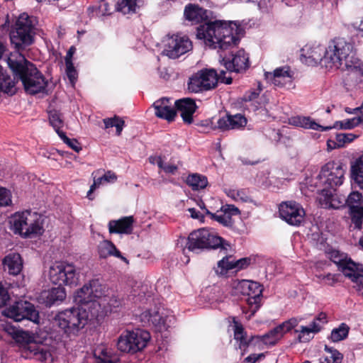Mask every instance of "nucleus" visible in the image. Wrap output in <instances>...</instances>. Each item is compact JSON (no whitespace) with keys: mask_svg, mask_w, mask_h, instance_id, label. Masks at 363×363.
<instances>
[{"mask_svg":"<svg viewBox=\"0 0 363 363\" xmlns=\"http://www.w3.org/2000/svg\"><path fill=\"white\" fill-rule=\"evenodd\" d=\"M228 196L232 198L235 201L241 200L242 201H247V196L245 194L242 190H233L230 189L226 192Z\"/></svg>","mask_w":363,"mask_h":363,"instance_id":"58","label":"nucleus"},{"mask_svg":"<svg viewBox=\"0 0 363 363\" xmlns=\"http://www.w3.org/2000/svg\"><path fill=\"white\" fill-rule=\"evenodd\" d=\"M66 298V291L63 286L52 288L44 296V303L46 306L51 307L53 305L62 303Z\"/></svg>","mask_w":363,"mask_h":363,"instance_id":"33","label":"nucleus"},{"mask_svg":"<svg viewBox=\"0 0 363 363\" xmlns=\"http://www.w3.org/2000/svg\"><path fill=\"white\" fill-rule=\"evenodd\" d=\"M13 338L17 342L27 344V349L25 351L27 358L43 362L51 357V353L48 347L33 342V337L29 332L22 330H16Z\"/></svg>","mask_w":363,"mask_h":363,"instance_id":"14","label":"nucleus"},{"mask_svg":"<svg viewBox=\"0 0 363 363\" xmlns=\"http://www.w3.org/2000/svg\"><path fill=\"white\" fill-rule=\"evenodd\" d=\"M4 315L18 322L23 319L29 320L35 323H39V312L33 304L25 301L17 302L15 305L6 308Z\"/></svg>","mask_w":363,"mask_h":363,"instance_id":"16","label":"nucleus"},{"mask_svg":"<svg viewBox=\"0 0 363 363\" xmlns=\"http://www.w3.org/2000/svg\"><path fill=\"white\" fill-rule=\"evenodd\" d=\"M141 321L144 325H152L155 327H161L164 324V319L160 314L159 309L156 307L154 309H147L143 311L140 315Z\"/></svg>","mask_w":363,"mask_h":363,"instance_id":"32","label":"nucleus"},{"mask_svg":"<svg viewBox=\"0 0 363 363\" xmlns=\"http://www.w3.org/2000/svg\"><path fill=\"white\" fill-rule=\"evenodd\" d=\"M349 213L354 228L361 229L363 222V206H352L351 209H349Z\"/></svg>","mask_w":363,"mask_h":363,"instance_id":"44","label":"nucleus"},{"mask_svg":"<svg viewBox=\"0 0 363 363\" xmlns=\"http://www.w3.org/2000/svg\"><path fill=\"white\" fill-rule=\"evenodd\" d=\"M220 62L229 72H242L250 67L249 57L243 49L230 52L229 56L220 53Z\"/></svg>","mask_w":363,"mask_h":363,"instance_id":"20","label":"nucleus"},{"mask_svg":"<svg viewBox=\"0 0 363 363\" xmlns=\"http://www.w3.org/2000/svg\"><path fill=\"white\" fill-rule=\"evenodd\" d=\"M174 105L175 109L180 111L184 122L187 124L192 123L193 114L196 109L195 101L189 98H184L177 100Z\"/></svg>","mask_w":363,"mask_h":363,"instance_id":"25","label":"nucleus"},{"mask_svg":"<svg viewBox=\"0 0 363 363\" xmlns=\"http://www.w3.org/2000/svg\"><path fill=\"white\" fill-rule=\"evenodd\" d=\"M339 269L345 277L350 278L353 282H354V277L361 275V274L359 273V265L352 261L351 259H347L344 261L339 267Z\"/></svg>","mask_w":363,"mask_h":363,"instance_id":"37","label":"nucleus"},{"mask_svg":"<svg viewBox=\"0 0 363 363\" xmlns=\"http://www.w3.org/2000/svg\"><path fill=\"white\" fill-rule=\"evenodd\" d=\"M150 339V335L146 330L126 331L120 336L117 346L121 352L135 353L144 349Z\"/></svg>","mask_w":363,"mask_h":363,"instance_id":"13","label":"nucleus"},{"mask_svg":"<svg viewBox=\"0 0 363 363\" xmlns=\"http://www.w3.org/2000/svg\"><path fill=\"white\" fill-rule=\"evenodd\" d=\"M335 191L330 190L322 192L323 198H320V203L323 208L340 209L346 206L345 196L334 194Z\"/></svg>","mask_w":363,"mask_h":363,"instance_id":"26","label":"nucleus"},{"mask_svg":"<svg viewBox=\"0 0 363 363\" xmlns=\"http://www.w3.org/2000/svg\"><path fill=\"white\" fill-rule=\"evenodd\" d=\"M66 65V74L69 81L74 83L77 79V73L74 67L72 62H65Z\"/></svg>","mask_w":363,"mask_h":363,"instance_id":"59","label":"nucleus"},{"mask_svg":"<svg viewBox=\"0 0 363 363\" xmlns=\"http://www.w3.org/2000/svg\"><path fill=\"white\" fill-rule=\"evenodd\" d=\"M9 299L10 296L7 289L0 284V308L6 306Z\"/></svg>","mask_w":363,"mask_h":363,"instance_id":"62","label":"nucleus"},{"mask_svg":"<svg viewBox=\"0 0 363 363\" xmlns=\"http://www.w3.org/2000/svg\"><path fill=\"white\" fill-rule=\"evenodd\" d=\"M10 223L14 233L24 238L30 237L33 235H40L43 233L40 215L31 211L14 213L10 219Z\"/></svg>","mask_w":363,"mask_h":363,"instance_id":"8","label":"nucleus"},{"mask_svg":"<svg viewBox=\"0 0 363 363\" xmlns=\"http://www.w3.org/2000/svg\"><path fill=\"white\" fill-rule=\"evenodd\" d=\"M102 286L98 279H93L88 284H85L77 291V301L85 306L87 309L96 308L100 305L95 298L103 295Z\"/></svg>","mask_w":363,"mask_h":363,"instance_id":"15","label":"nucleus"},{"mask_svg":"<svg viewBox=\"0 0 363 363\" xmlns=\"http://www.w3.org/2000/svg\"><path fill=\"white\" fill-rule=\"evenodd\" d=\"M15 78L12 79L9 74L3 72V68L0 66V89L1 91L13 96L17 91Z\"/></svg>","mask_w":363,"mask_h":363,"instance_id":"35","label":"nucleus"},{"mask_svg":"<svg viewBox=\"0 0 363 363\" xmlns=\"http://www.w3.org/2000/svg\"><path fill=\"white\" fill-rule=\"evenodd\" d=\"M353 44L344 38H335L325 48L323 66L359 72L363 77V63L354 56Z\"/></svg>","mask_w":363,"mask_h":363,"instance_id":"3","label":"nucleus"},{"mask_svg":"<svg viewBox=\"0 0 363 363\" xmlns=\"http://www.w3.org/2000/svg\"><path fill=\"white\" fill-rule=\"evenodd\" d=\"M340 274L328 273L327 274H320L318 278L322 281H324L326 284L329 286H334L337 282L339 281Z\"/></svg>","mask_w":363,"mask_h":363,"instance_id":"54","label":"nucleus"},{"mask_svg":"<svg viewBox=\"0 0 363 363\" xmlns=\"http://www.w3.org/2000/svg\"><path fill=\"white\" fill-rule=\"evenodd\" d=\"M325 350L327 353L325 356V360L327 361V363H330L332 360L333 363H338L342 360L343 355L336 349L333 347H329L327 345L325 347Z\"/></svg>","mask_w":363,"mask_h":363,"instance_id":"49","label":"nucleus"},{"mask_svg":"<svg viewBox=\"0 0 363 363\" xmlns=\"http://www.w3.org/2000/svg\"><path fill=\"white\" fill-rule=\"evenodd\" d=\"M188 89L191 92L199 93L203 91L211 90L209 84H205L201 78H199L198 73L196 72L190 79L188 83Z\"/></svg>","mask_w":363,"mask_h":363,"instance_id":"39","label":"nucleus"},{"mask_svg":"<svg viewBox=\"0 0 363 363\" xmlns=\"http://www.w3.org/2000/svg\"><path fill=\"white\" fill-rule=\"evenodd\" d=\"M351 177L361 188H363V155L351 166Z\"/></svg>","mask_w":363,"mask_h":363,"instance_id":"38","label":"nucleus"},{"mask_svg":"<svg viewBox=\"0 0 363 363\" xmlns=\"http://www.w3.org/2000/svg\"><path fill=\"white\" fill-rule=\"evenodd\" d=\"M353 44L344 38H335L325 48L323 66L359 72L363 77V63L354 56Z\"/></svg>","mask_w":363,"mask_h":363,"instance_id":"2","label":"nucleus"},{"mask_svg":"<svg viewBox=\"0 0 363 363\" xmlns=\"http://www.w3.org/2000/svg\"><path fill=\"white\" fill-rule=\"evenodd\" d=\"M188 89L191 92L199 93L203 91L211 90L209 84H205L201 78H199L198 73L196 72L190 79L188 83Z\"/></svg>","mask_w":363,"mask_h":363,"instance_id":"40","label":"nucleus"},{"mask_svg":"<svg viewBox=\"0 0 363 363\" xmlns=\"http://www.w3.org/2000/svg\"><path fill=\"white\" fill-rule=\"evenodd\" d=\"M220 211L225 213L226 214L230 215L232 218V216L239 215L240 214V211L234 205L226 204L221 207Z\"/></svg>","mask_w":363,"mask_h":363,"instance_id":"60","label":"nucleus"},{"mask_svg":"<svg viewBox=\"0 0 363 363\" xmlns=\"http://www.w3.org/2000/svg\"><path fill=\"white\" fill-rule=\"evenodd\" d=\"M105 128L116 127V135H121L123 128L125 125V121L120 117L115 116L113 118H106L103 120Z\"/></svg>","mask_w":363,"mask_h":363,"instance_id":"46","label":"nucleus"},{"mask_svg":"<svg viewBox=\"0 0 363 363\" xmlns=\"http://www.w3.org/2000/svg\"><path fill=\"white\" fill-rule=\"evenodd\" d=\"M192 48V43L187 36L174 35L167 38L162 52L169 58L177 59L191 50Z\"/></svg>","mask_w":363,"mask_h":363,"instance_id":"18","label":"nucleus"},{"mask_svg":"<svg viewBox=\"0 0 363 363\" xmlns=\"http://www.w3.org/2000/svg\"><path fill=\"white\" fill-rule=\"evenodd\" d=\"M18 57V60L11 56L7 60L8 66L15 77L22 82L27 93L33 95L42 92L47 86L43 74L23 55H20Z\"/></svg>","mask_w":363,"mask_h":363,"instance_id":"4","label":"nucleus"},{"mask_svg":"<svg viewBox=\"0 0 363 363\" xmlns=\"http://www.w3.org/2000/svg\"><path fill=\"white\" fill-rule=\"evenodd\" d=\"M186 183L192 190L196 191L204 189L208 185V179L204 175L194 173L187 177Z\"/></svg>","mask_w":363,"mask_h":363,"instance_id":"36","label":"nucleus"},{"mask_svg":"<svg viewBox=\"0 0 363 363\" xmlns=\"http://www.w3.org/2000/svg\"><path fill=\"white\" fill-rule=\"evenodd\" d=\"M49 121L57 134L59 132H62L60 128L63 126L64 123L62 114L58 111L52 110L49 112Z\"/></svg>","mask_w":363,"mask_h":363,"instance_id":"47","label":"nucleus"},{"mask_svg":"<svg viewBox=\"0 0 363 363\" xmlns=\"http://www.w3.org/2000/svg\"><path fill=\"white\" fill-rule=\"evenodd\" d=\"M357 136L352 133H338L336 135V139L340 143L339 145L342 147L348 143L352 142Z\"/></svg>","mask_w":363,"mask_h":363,"instance_id":"56","label":"nucleus"},{"mask_svg":"<svg viewBox=\"0 0 363 363\" xmlns=\"http://www.w3.org/2000/svg\"><path fill=\"white\" fill-rule=\"evenodd\" d=\"M228 250L225 254H223L225 256L218 261V267L220 268V273L223 274L227 272L230 269H237L240 270L246 268L250 265L251 259L248 257L241 258L238 260H235L233 259L232 256H228Z\"/></svg>","mask_w":363,"mask_h":363,"instance_id":"24","label":"nucleus"},{"mask_svg":"<svg viewBox=\"0 0 363 363\" xmlns=\"http://www.w3.org/2000/svg\"><path fill=\"white\" fill-rule=\"evenodd\" d=\"M11 203L10 192L0 186V206H7Z\"/></svg>","mask_w":363,"mask_h":363,"instance_id":"57","label":"nucleus"},{"mask_svg":"<svg viewBox=\"0 0 363 363\" xmlns=\"http://www.w3.org/2000/svg\"><path fill=\"white\" fill-rule=\"evenodd\" d=\"M186 248L199 254L205 250L219 249L225 254L230 249V243L223 238L207 228H199L192 231L187 238Z\"/></svg>","mask_w":363,"mask_h":363,"instance_id":"5","label":"nucleus"},{"mask_svg":"<svg viewBox=\"0 0 363 363\" xmlns=\"http://www.w3.org/2000/svg\"><path fill=\"white\" fill-rule=\"evenodd\" d=\"M218 211L216 213H211L208 209H206V214L208 215L210 218L219 223L222 225L227 228H233L234 225V220L230 216V215L223 213L222 214H218Z\"/></svg>","mask_w":363,"mask_h":363,"instance_id":"43","label":"nucleus"},{"mask_svg":"<svg viewBox=\"0 0 363 363\" xmlns=\"http://www.w3.org/2000/svg\"><path fill=\"white\" fill-rule=\"evenodd\" d=\"M349 331L350 327L346 323H342L337 328L332 330L330 339L334 342L343 340L348 336Z\"/></svg>","mask_w":363,"mask_h":363,"instance_id":"42","label":"nucleus"},{"mask_svg":"<svg viewBox=\"0 0 363 363\" xmlns=\"http://www.w3.org/2000/svg\"><path fill=\"white\" fill-rule=\"evenodd\" d=\"M99 255L101 258H107L113 256L121 259L125 263H128L127 258L123 257L121 252L116 248V245L109 240H104L100 242L98 247Z\"/></svg>","mask_w":363,"mask_h":363,"instance_id":"31","label":"nucleus"},{"mask_svg":"<svg viewBox=\"0 0 363 363\" xmlns=\"http://www.w3.org/2000/svg\"><path fill=\"white\" fill-rule=\"evenodd\" d=\"M134 219L133 216H125L118 220H111L108 223V230L110 233L116 234H131L133 232V224Z\"/></svg>","mask_w":363,"mask_h":363,"instance_id":"28","label":"nucleus"},{"mask_svg":"<svg viewBox=\"0 0 363 363\" xmlns=\"http://www.w3.org/2000/svg\"><path fill=\"white\" fill-rule=\"evenodd\" d=\"M266 77L267 79H270L272 82L277 85L280 83L279 79L281 78H291L292 74L291 73L290 67L289 66H284L277 68L273 72L266 73Z\"/></svg>","mask_w":363,"mask_h":363,"instance_id":"41","label":"nucleus"},{"mask_svg":"<svg viewBox=\"0 0 363 363\" xmlns=\"http://www.w3.org/2000/svg\"><path fill=\"white\" fill-rule=\"evenodd\" d=\"M99 14L105 16L111 13L110 6L105 0H100L96 7Z\"/></svg>","mask_w":363,"mask_h":363,"instance_id":"61","label":"nucleus"},{"mask_svg":"<svg viewBox=\"0 0 363 363\" xmlns=\"http://www.w3.org/2000/svg\"><path fill=\"white\" fill-rule=\"evenodd\" d=\"M87 308L82 304L59 311L54 317L53 323L67 337L77 336L84 328L89 318Z\"/></svg>","mask_w":363,"mask_h":363,"instance_id":"6","label":"nucleus"},{"mask_svg":"<svg viewBox=\"0 0 363 363\" xmlns=\"http://www.w3.org/2000/svg\"><path fill=\"white\" fill-rule=\"evenodd\" d=\"M35 27L32 17L27 13L21 14L11 28V43L18 50H23L34 43Z\"/></svg>","mask_w":363,"mask_h":363,"instance_id":"7","label":"nucleus"},{"mask_svg":"<svg viewBox=\"0 0 363 363\" xmlns=\"http://www.w3.org/2000/svg\"><path fill=\"white\" fill-rule=\"evenodd\" d=\"M294 332L298 333L297 340L300 342H306L313 338L311 335L313 333L308 326H301L299 330H295Z\"/></svg>","mask_w":363,"mask_h":363,"instance_id":"51","label":"nucleus"},{"mask_svg":"<svg viewBox=\"0 0 363 363\" xmlns=\"http://www.w3.org/2000/svg\"><path fill=\"white\" fill-rule=\"evenodd\" d=\"M362 195L358 191H352L346 199V206L349 209H351L352 206H362Z\"/></svg>","mask_w":363,"mask_h":363,"instance_id":"50","label":"nucleus"},{"mask_svg":"<svg viewBox=\"0 0 363 363\" xmlns=\"http://www.w3.org/2000/svg\"><path fill=\"white\" fill-rule=\"evenodd\" d=\"M232 23L221 21H209L200 25L196 30V37L203 40L204 44L212 49H218L223 52L231 49L238 44L240 38L238 36V27L235 23L232 27Z\"/></svg>","mask_w":363,"mask_h":363,"instance_id":"1","label":"nucleus"},{"mask_svg":"<svg viewBox=\"0 0 363 363\" xmlns=\"http://www.w3.org/2000/svg\"><path fill=\"white\" fill-rule=\"evenodd\" d=\"M155 114L157 117L167 120L168 122L173 121L177 115V110L172 106L169 99L162 98L153 104Z\"/></svg>","mask_w":363,"mask_h":363,"instance_id":"23","label":"nucleus"},{"mask_svg":"<svg viewBox=\"0 0 363 363\" xmlns=\"http://www.w3.org/2000/svg\"><path fill=\"white\" fill-rule=\"evenodd\" d=\"M197 73L199 78H201L205 84H209L211 89H214L217 86L219 80L220 82L226 84H230L233 81L231 77H225V72L224 70H220V73L218 74L214 69H203Z\"/></svg>","mask_w":363,"mask_h":363,"instance_id":"22","label":"nucleus"},{"mask_svg":"<svg viewBox=\"0 0 363 363\" xmlns=\"http://www.w3.org/2000/svg\"><path fill=\"white\" fill-rule=\"evenodd\" d=\"M184 15L186 20L196 23L208 18L207 10L192 4L185 6Z\"/></svg>","mask_w":363,"mask_h":363,"instance_id":"30","label":"nucleus"},{"mask_svg":"<svg viewBox=\"0 0 363 363\" xmlns=\"http://www.w3.org/2000/svg\"><path fill=\"white\" fill-rule=\"evenodd\" d=\"M4 270L10 275L17 276L21 274L23 268V261L18 253H9L2 260Z\"/></svg>","mask_w":363,"mask_h":363,"instance_id":"27","label":"nucleus"},{"mask_svg":"<svg viewBox=\"0 0 363 363\" xmlns=\"http://www.w3.org/2000/svg\"><path fill=\"white\" fill-rule=\"evenodd\" d=\"M301 320V318H291L270 330L264 335H257L255 338L266 345H274L282 338L286 333L296 327Z\"/></svg>","mask_w":363,"mask_h":363,"instance_id":"17","label":"nucleus"},{"mask_svg":"<svg viewBox=\"0 0 363 363\" xmlns=\"http://www.w3.org/2000/svg\"><path fill=\"white\" fill-rule=\"evenodd\" d=\"M94 357L99 360L97 363H118V357L111 349L104 346L97 347L94 351Z\"/></svg>","mask_w":363,"mask_h":363,"instance_id":"34","label":"nucleus"},{"mask_svg":"<svg viewBox=\"0 0 363 363\" xmlns=\"http://www.w3.org/2000/svg\"><path fill=\"white\" fill-rule=\"evenodd\" d=\"M58 135L65 143H66L69 147H71L75 152H79L82 150V147L79 143L77 141V140L74 138H69L64 132H59Z\"/></svg>","mask_w":363,"mask_h":363,"instance_id":"53","label":"nucleus"},{"mask_svg":"<svg viewBox=\"0 0 363 363\" xmlns=\"http://www.w3.org/2000/svg\"><path fill=\"white\" fill-rule=\"evenodd\" d=\"M301 61L308 65L315 66L321 63L323 66L324 55L325 53V47L320 45H306L301 50Z\"/></svg>","mask_w":363,"mask_h":363,"instance_id":"21","label":"nucleus"},{"mask_svg":"<svg viewBox=\"0 0 363 363\" xmlns=\"http://www.w3.org/2000/svg\"><path fill=\"white\" fill-rule=\"evenodd\" d=\"M345 172L340 162H328L322 167L317 176L316 185L323 187L322 192L330 190L336 191V189L343 183Z\"/></svg>","mask_w":363,"mask_h":363,"instance_id":"9","label":"nucleus"},{"mask_svg":"<svg viewBox=\"0 0 363 363\" xmlns=\"http://www.w3.org/2000/svg\"><path fill=\"white\" fill-rule=\"evenodd\" d=\"M354 288L357 291L358 294L363 296V274L354 277Z\"/></svg>","mask_w":363,"mask_h":363,"instance_id":"63","label":"nucleus"},{"mask_svg":"<svg viewBox=\"0 0 363 363\" xmlns=\"http://www.w3.org/2000/svg\"><path fill=\"white\" fill-rule=\"evenodd\" d=\"M264 357L263 353L261 354H252L247 357L245 361L247 363H255L257 361H261L262 359Z\"/></svg>","mask_w":363,"mask_h":363,"instance_id":"64","label":"nucleus"},{"mask_svg":"<svg viewBox=\"0 0 363 363\" xmlns=\"http://www.w3.org/2000/svg\"><path fill=\"white\" fill-rule=\"evenodd\" d=\"M233 294L247 296L246 301L250 306L252 315L260 307L262 296V286L259 283L250 280H237L233 284Z\"/></svg>","mask_w":363,"mask_h":363,"instance_id":"10","label":"nucleus"},{"mask_svg":"<svg viewBox=\"0 0 363 363\" xmlns=\"http://www.w3.org/2000/svg\"><path fill=\"white\" fill-rule=\"evenodd\" d=\"M261 91V84H259L257 89L247 91L243 96L242 100L246 102H253L259 97Z\"/></svg>","mask_w":363,"mask_h":363,"instance_id":"55","label":"nucleus"},{"mask_svg":"<svg viewBox=\"0 0 363 363\" xmlns=\"http://www.w3.org/2000/svg\"><path fill=\"white\" fill-rule=\"evenodd\" d=\"M234 338L240 341V347L242 345L245 346L247 345L246 333L244 330L243 326L238 322L234 320Z\"/></svg>","mask_w":363,"mask_h":363,"instance_id":"48","label":"nucleus"},{"mask_svg":"<svg viewBox=\"0 0 363 363\" xmlns=\"http://www.w3.org/2000/svg\"><path fill=\"white\" fill-rule=\"evenodd\" d=\"M48 276L54 284L72 286L77 285L79 272L72 264L55 262L50 267Z\"/></svg>","mask_w":363,"mask_h":363,"instance_id":"11","label":"nucleus"},{"mask_svg":"<svg viewBox=\"0 0 363 363\" xmlns=\"http://www.w3.org/2000/svg\"><path fill=\"white\" fill-rule=\"evenodd\" d=\"M363 122V118L360 116L354 117L342 121H336L333 125L323 126L317 123L311 117L296 116L290 120L291 124L307 129H312L319 131H326L333 128L350 130Z\"/></svg>","mask_w":363,"mask_h":363,"instance_id":"12","label":"nucleus"},{"mask_svg":"<svg viewBox=\"0 0 363 363\" xmlns=\"http://www.w3.org/2000/svg\"><path fill=\"white\" fill-rule=\"evenodd\" d=\"M247 124V119L241 114L227 115L219 118L217 122L218 128L220 130L239 129Z\"/></svg>","mask_w":363,"mask_h":363,"instance_id":"29","label":"nucleus"},{"mask_svg":"<svg viewBox=\"0 0 363 363\" xmlns=\"http://www.w3.org/2000/svg\"><path fill=\"white\" fill-rule=\"evenodd\" d=\"M279 212L284 220L294 226H299L305 216V211L302 206L293 201L282 202L279 205Z\"/></svg>","mask_w":363,"mask_h":363,"instance_id":"19","label":"nucleus"},{"mask_svg":"<svg viewBox=\"0 0 363 363\" xmlns=\"http://www.w3.org/2000/svg\"><path fill=\"white\" fill-rule=\"evenodd\" d=\"M137 0H120L116 6L117 11L123 14L134 13L136 11Z\"/></svg>","mask_w":363,"mask_h":363,"instance_id":"45","label":"nucleus"},{"mask_svg":"<svg viewBox=\"0 0 363 363\" xmlns=\"http://www.w3.org/2000/svg\"><path fill=\"white\" fill-rule=\"evenodd\" d=\"M328 258L335 264H336L338 268L342 265V264L347 259L346 256L343 254H341L338 250H331L328 252Z\"/></svg>","mask_w":363,"mask_h":363,"instance_id":"52","label":"nucleus"}]
</instances>
